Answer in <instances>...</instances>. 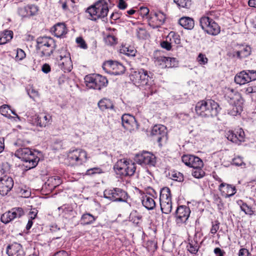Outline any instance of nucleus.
I'll return each mask as SVG.
<instances>
[{"instance_id":"nucleus-52","label":"nucleus","mask_w":256,"mask_h":256,"mask_svg":"<svg viewBox=\"0 0 256 256\" xmlns=\"http://www.w3.org/2000/svg\"><path fill=\"white\" fill-rule=\"evenodd\" d=\"M76 42L78 44V46L81 48L86 50L88 48V46L85 40L82 37L77 38L76 39Z\"/></svg>"},{"instance_id":"nucleus-35","label":"nucleus","mask_w":256,"mask_h":256,"mask_svg":"<svg viewBox=\"0 0 256 256\" xmlns=\"http://www.w3.org/2000/svg\"><path fill=\"white\" fill-rule=\"evenodd\" d=\"M251 52V48L250 46H246L240 47V49L236 52V56L242 58L248 56Z\"/></svg>"},{"instance_id":"nucleus-24","label":"nucleus","mask_w":256,"mask_h":256,"mask_svg":"<svg viewBox=\"0 0 256 256\" xmlns=\"http://www.w3.org/2000/svg\"><path fill=\"white\" fill-rule=\"evenodd\" d=\"M166 127L162 124L154 126L151 131V134L156 138L158 142L166 138Z\"/></svg>"},{"instance_id":"nucleus-62","label":"nucleus","mask_w":256,"mask_h":256,"mask_svg":"<svg viewBox=\"0 0 256 256\" xmlns=\"http://www.w3.org/2000/svg\"><path fill=\"white\" fill-rule=\"evenodd\" d=\"M38 212V211L35 208L32 209L28 214L29 218H30V219H34L36 216Z\"/></svg>"},{"instance_id":"nucleus-49","label":"nucleus","mask_w":256,"mask_h":256,"mask_svg":"<svg viewBox=\"0 0 256 256\" xmlns=\"http://www.w3.org/2000/svg\"><path fill=\"white\" fill-rule=\"evenodd\" d=\"M14 54H16L15 58L16 60H21L26 57L24 52L20 48H18Z\"/></svg>"},{"instance_id":"nucleus-54","label":"nucleus","mask_w":256,"mask_h":256,"mask_svg":"<svg viewBox=\"0 0 256 256\" xmlns=\"http://www.w3.org/2000/svg\"><path fill=\"white\" fill-rule=\"evenodd\" d=\"M197 60L200 64H206L208 62V60L206 55L202 54H199Z\"/></svg>"},{"instance_id":"nucleus-63","label":"nucleus","mask_w":256,"mask_h":256,"mask_svg":"<svg viewBox=\"0 0 256 256\" xmlns=\"http://www.w3.org/2000/svg\"><path fill=\"white\" fill-rule=\"evenodd\" d=\"M149 12V9L146 7H141L140 8V14L144 16H148Z\"/></svg>"},{"instance_id":"nucleus-61","label":"nucleus","mask_w":256,"mask_h":256,"mask_svg":"<svg viewBox=\"0 0 256 256\" xmlns=\"http://www.w3.org/2000/svg\"><path fill=\"white\" fill-rule=\"evenodd\" d=\"M30 10V14L32 16L34 15L38 11V8L34 5H32L28 8Z\"/></svg>"},{"instance_id":"nucleus-26","label":"nucleus","mask_w":256,"mask_h":256,"mask_svg":"<svg viewBox=\"0 0 256 256\" xmlns=\"http://www.w3.org/2000/svg\"><path fill=\"white\" fill-rule=\"evenodd\" d=\"M6 253L9 256H24V252L22 246L18 243L15 242L9 245L7 247Z\"/></svg>"},{"instance_id":"nucleus-4","label":"nucleus","mask_w":256,"mask_h":256,"mask_svg":"<svg viewBox=\"0 0 256 256\" xmlns=\"http://www.w3.org/2000/svg\"><path fill=\"white\" fill-rule=\"evenodd\" d=\"M108 0H100L94 5L88 8L87 12L90 16V18L96 20L106 16L108 12Z\"/></svg>"},{"instance_id":"nucleus-55","label":"nucleus","mask_w":256,"mask_h":256,"mask_svg":"<svg viewBox=\"0 0 256 256\" xmlns=\"http://www.w3.org/2000/svg\"><path fill=\"white\" fill-rule=\"evenodd\" d=\"M248 76L250 79V82L254 80H256V70H246Z\"/></svg>"},{"instance_id":"nucleus-42","label":"nucleus","mask_w":256,"mask_h":256,"mask_svg":"<svg viewBox=\"0 0 256 256\" xmlns=\"http://www.w3.org/2000/svg\"><path fill=\"white\" fill-rule=\"evenodd\" d=\"M204 172L202 170V168H194L192 171V175L196 178H200L204 176Z\"/></svg>"},{"instance_id":"nucleus-53","label":"nucleus","mask_w":256,"mask_h":256,"mask_svg":"<svg viewBox=\"0 0 256 256\" xmlns=\"http://www.w3.org/2000/svg\"><path fill=\"white\" fill-rule=\"evenodd\" d=\"M28 94L33 100L38 96V92L33 88H30L27 90Z\"/></svg>"},{"instance_id":"nucleus-21","label":"nucleus","mask_w":256,"mask_h":256,"mask_svg":"<svg viewBox=\"0 0 256 256\" xmlns=\"http://www.w3.org/2000/svg\"><path fill=\"white\" fill-rule=\"evenodd\" d=\"M227 139L232 142L240 144L244 142L245 134L242 128L238 129L236 131L228 130L226 133Z\"/></svg>"},{"instance_id":"nucleus-11","label":"nucleus","mask_w":256,"mask_h":256,"mask_svg":"<svg viewBox=\"0 0 256 256\" xmlns=\"http://www.w3.org/2000/svg\"><path fill=\"white\" fill-rule=\"evenodd\" d=\"M160 203L162 213L169 214L172 210V194L168 187L161 189L160 194Z\"/></svg>"},{"instance_id":"nucleus-57","label":"nucleus","mask_w":256,"mask_h":256,"mask_svg":"<svg viewBox=\"0 0 256 256\" xmlns=\"http://www.w3.org/2000/svg\"><path fill=\"white\" fill-rule=\"evenodd\" d=\"M214 252L216 256H224L226 254L224 250L220 248H216L214 250Z\"/></svg>"},{"instance_id":"nucleus-44","label":"nucleus","mask_w":256,"mask_h":256,"mask_svg":"<svg viewBox=\"0 0 256 256\" xmlns=\"http://www.w3.org/2000/svg\"><path fill=\"white\" fill-rule=\"evenodd\" d=\"M10 106L7 104H3L0 106V112L2 115L8 118H11L10 114Z\"/></svg>"},{"instance_id":"nucleus-28","label":"nucleus","mask_w":256,"mask_h":256,"mask_svg":"<svg viewBox=\"0 0 256 256\" xmlns=\"http://www.w3.org/2000/svg\"><path fill=\"white\" fill-rule=\"evenodd\" d=\"M52 30L54 36L58 38H60L67 33L66 26L64 23H58L55 24Z\"/></svg>"},{"instance_id":"nucleus-41","label":"nucleus","mask_w":256,"mask_h":256,"mask_svg":"<svg viewBox=\"0 0 256 256\" xmlns=\"http://www.w3.org/2000/svg\"><path fill=\"white\" fill-rule=\"evenodd\" d=\"M220 226V222L218 220H214L212 222V226L210 229V234L211 235V237L214 238V235L218 232Z\"/></svg>"},{"instance_id":"nucleus-56","label":"nucleus","mask_w":256,"mask_h":256,"mask_svg":"<svg viewBox=\"0 0 256 256\" xmlns=\"http://www.w3.org/2000/svg\"><path fill=\"white\" fill-rule=\"evenodd\" d=\"M168 40H167L166 38V41L162 42L160 44L161 46L167 50H170L171 49L172 46L170 41L169 42Z\"/></svg>"},{"instance_id":"nucleus-8","label":"nucleus","mask_w":256,"mask_h":256,"mask_svg":"<svg viewBox=\"0 0 256 256\" xmlns=\"http://www.w3.org/2000/svg\"><path fill=\"white\" fill-rule=\"evenodd\" d=\"M84 82L88 88L100 90L106 86L108 81L100 74H92L85 76Z\"/></svg>"},{"instance_id":"nucleus-36","label":"nucleus","mask_w":256,"mask_h":256,"mask_svg":"<svg viewBox=\"0 0 256 256\" xmlns=\"http://www.w3.org/2000/svg\"><path fill=\"white\" fill-rule=\"evenodd\" d=\"M60 215L70 216L73 211L72 207L68 204H64L58 208Z\"/></svg>"},{"instance_id":"nucleus-64","label":"nucleus","mask_w":256,"mask_h":256,"mask_svg":"<svg viewBox=\"0 0 256 256\" xmlns=\"http://www.w3.org/2000/svg\"><path fill=\"white\" fill-rule=\"evenodd\" d=\"M53 256H69V254L65 250H60L56 252Z\"/></svg>"},{"instance_id":"nucleus-7","label":"nucleus","mask_w":256,"mask_h":256,"mask_svg":"<svg viewBox=\"0 0 256 256\" xmlns=\"http://www.w3.org/2000/svg\"><path fill=\"white\" fill-rule=\"evenodd\" d=\"M136 169L134 163L124 158L118 160L114 166L116 173L122 176H132Z\"/></svg>"},{"instance_id":"nucleus-16","label":"nucleus","mask_w":256,"mask_h":256,"mask_svg":"<svg viewBox=\"0 0 256 256\" xmlns=\"http://www.w3.org/2000/svg\"><path fill=\"white\" fill-rule=\"evenodd\" d=\"M135 160L138 164L142 166H154L156 163V158L154 154L146 151L136 154Z\"/></svg>"},{"instance_id":"nucleus-32","label":"nucleus","mask_w":256,"mask_h":256,"mask_svg":"<svg viewBox=\"0 0 256 256\" xmlns=\"http://www.w3.org/2000/svg\"><path fill=\"white\" fill-rule=\"evenodd\" d=\"M179 24L184 28L192 30L194 26V20L190 17H182L179 20Z\"/></svg>"},{"instance_id":"nucleus-60","label":"nucleus","mask_w":256,"mask_h":256,"mask_svg":"<svg viewBox=\"0 0 256 256\" xmlns=\"http://www.w3.org/2000/svg\"><path fill=\"white\" fill-rule=\"evenodd\" d=\"M28 10V8L24 7V8H19L18 10V12L20 15L22 16H26L28 14V13L27 12Z\"/></svg>"},{"instance_id":"nucleus-23","label":"nucleus","mask_w":256,"mask_h":256,"mask_svg":"<svg viewBox=\"0 0 256 256\" xmlns=\"http://www.w3.org/2000/svg\"><path fill=\"white\" fill-rule=\"evenodd\" d=\"M14 186V181L11 177L4 176L0 178V194L4 196L12 190Z\"/></svg>"},{"instance_id":"nucleus-9","label":"nucleus","mask_w":256,"mask_h":256,"mask_svg":"<svg viewBox=\"0 0 256 256\" xmlns=\"http://www.w3.org/2000/svg\"><path fill=\"white\" fill-rule=\"evenodd\" d=\"M200 24L202 30L208 34L216 36L220 32V28L218 23L208 16L201 17Z\"/></svg>"},{"instance_id":"nucleus-38","label":"nucleus","mask_w":256,"mask_h":256,"mask_svg":"<svg viewBox=\"0 0 256 256\" xmlns=\"http://www.w3.org/2000/svg\"><path fill=\"white\" fill-rule=\"evenodd\" d=\"M186 248L190 254H196L199 250L200 246L197 242L192 240L188 243Z\"/></svg>"},{"instance_id":"nucleus-45","label":"nucleus","mask_w":256,"mask_h":256,"mask_svg":"<svg viewBox=\"0 0 256 256\" xmlns=\"http://www.w3.org/2000/svg\"><path fill=\"white\" fill-rule=\"evenodd\" d=\"M214 203L216 204L219 210H222L224 208V204L222 198L218 195L214 194L213 197Z\"/></svg>"},{"instance_id":"nucleus-6","label":"nucleus","mask_w":256,"mask_h":256,"mask_svg":"<svg viewBox=\"0 0 256 256\" xmlns=\"http://www.w3.org/2000/svg\"><path fill=\"white\" fill-rule=\"evenodd\" d=\"M54 40L48 36L39 37L36 40V49L41 54V56H50L55 49Z\"/></svg>"},{"instance_id":"nucleus-43","label":"nucleus","mask_w":256,"mask_h":256,"mask_svg":"<svg viewBox=\"0 0 256 256\" xmlns=\"http://www.w3.org/2000/svg\"><path fill=\"white\" fill-rule=\"evenodd\" d=\"M169 175L171 178L174 180L178 182H182L183 180L184 177L182 173L176 171H171L169 173Z\"/></svg>"},{"instance_id":"nucleus-33","label":"nucleus","mask_w":256,"mask_h":256,"mask_svg":"<svg viewBox=\"0 0 256 256\" xmlns=\"http://www.w3.org/2000/svg\"><path fill=\"white\" fill-rule=\"evenodd\" d=\"M13 32L5 30L0 34V44H4L10 42L13 38Z\"/></svg>"},{"instance_id":"nucleus-48","label":"nucleus","mask_w":256,"mask_h":256,"mask_svg":"<svg viewBox=\"0 0 256 256\" xmlns=\"http://www.w3.org/2000/svg\"><path fill=\"white\" fill-rule=\"evenodd\" d=\"M240 208L246 214L252 215L254 214V211L252 208L246 203H243L240 206Z\"/></svg>"},{"instance_id":"nucleus-47","label":"nucleus","mask_w":256,"mask_h":256,"mask_svg":"<svg viewBox=\"0 0 256 256\" xmlns=\"http://www.w3.org/2000/svg\"><path fill=\"white\" fill-rule=\"evenodd\" d=\"M48 185L51 184L52 186L56 188L58 186L60 183L61 181L60 178L58 176L52 177L48 180Z\"/></svg>"},{"instance_id":"nucleus-14","label":"nucleus","mask_w":256,"mask_h":256,"mask_svg":"<svg viewBox=\"0 0 256 256\" xmlns=\"http://www.w3.org/2000/svg\"><path fill=\"white\" fill-rule=\"evenodd\" d=\"M59 68L64 72H70L72 68V63L70 54L64 49H62L58 58Z\"/></svg>"},{"instance_id":"nucleus-20","label":"nucleus","mask_w":256,"mask_h":256,"mask_svg":"<svg viewBox=\"0 0 256 256\" xmlns=\"http://www.w3.org/2000/svg\"><path fill=\"white\" fill-rule=\"evenodd\" d=\"M182 162L187 166L190 168H202V160L198 156L190 154H185L182 157Z\"/></svg>"},{"instance_id":"nucleus-17","label":"nucleus","mask_w":256,"mask_h":256,"mask_svg":"<svg viewBox=\"0 0 256 256\" xmlns=\"http://www.w3.org/2000/svg\"><path fill=\"white\" fill-rule=\"evenodd\" d=\"M190 214V208L186 206H180L178 207L176 214V222L178 226L186 224Z\"/></svg>"},{"instance_id":"nucleus-15","label":"nucleus","mask_w":256,"mask_h":256,"mask_svg":"<svg viewBox=\"0 0 256 256\" xmlns=\"http://www.w3.org/2000/svg\"><path fill=\"white\" fill-rule=\"evenodd\" d=\"M102 68L106 72L112 75H120L125 71L124 66L116 61L108 60L104 63Z\"/></svg>"},{"instance_id":"nucleus-51","label":"nucleus","mask_w":256,"mask_h":256,"mask_svg":"<svg viewBox=\"0 0 256 256\" xmlns=\"http://www.w3.org/2000/svg\"><path fill=\"white\" fill-rule=\"evenodd\" d=\"M30 144V141L26 140V138H18L16 140V142H14V144L16 146H27Z\"/></svg>"},{"instance_id":"nucleus-39","label":"nucleus","mask_w":256,"mask_h":256,"mask_svg":"<svg viewBox=\"0 0 256 256\" xmlns=\"http://www.w3.org/2000/svg\"><path fill=\"white\" fill-rule=\"evenodd\" d=\"M174 2L179 8L190 9L192 6L191 0H174Z\"/></svg>"},{"instance_id":"nucleus-5","label":"nucleus","mask_w":256,"mask_h":256,"mask_svg":"<svg viewBox=\"0 0 256 256\" xmlns=\"http://www.w3.org/2000/svg\"><path fill=\"white\" fill-rule=\"evenodd\" d=\"M230 104L232 105L230 109L228 110V114L232 116L240 114L243 108L244 100L240 94L236 91L231 90L228 94Z\"/></svg>"},{"instance_id":"nucleus-29","label":"nucleus","mask_w":256,"mask_h":256,"mask_svg":"<svg viewBox=\"0 0 256 256\" xmlns=\"http://www.w3.org/2000/svg\"><path fill=\"white\" fill-rule=\"evenodd\" d=\"M234 82L237 84L242 85L250 82V79H249L246 71L243 70L235 76Z\"/></svg>"},{"instance_id":"nucleus-46","label":"nucleus","mask_w":256,"mask_h":256,"mask_svg":"<svg viewBox=\"0 0 256 256\" xmlns=\"http://www.w3.org/2000/svg\"><path fill=\"white\" fill-rule=\"evenodd\" d=\"M105 42L110 46L115 44L117 42V38L115 36L108 34L104 38Z\"/></svg>"},{"instance_id":"nucleus-30","label":"nucleus","mask_w":256,"mask_h":256,"mask_svg":"<svg viewBox=\"0 0 256 256\" xmlns=\"http://www.w3.org/2000/svg\"><path fill=\"white\" fill-rule=\"evenodd\" d=\"M150 18L155 22L156 26L162 25L166 20V16L164 13L158 12L152 13L150 12Z\"/></svg>"},{"instance_id":"nucleus-37","label":"nucleus","mask_w":256,"mask_h":256,"mask_svg":"<svg viewBox=\"0 0 256 256\" xmlns=\"http://www.w3.org/2000/svg\"><path fill=\"white\" fill-rule=\"evenodd\" d=\"M167 40L170 41L172 44H180V36L174 32H171L167 36Z\"/></svg>"},{"instance_id":"nucleus-2","label":"nucleus","mask_w":256,"mask_h":256,"mask_svg":"<svg viewBox=\"0 0 256 256\" xmlns=\"http://www.w3.org/2000/svg\"><path fill=\"white\" fill-rule=\"evenodd\" d=\"M220 108L218 104L212 100H201L196 106V114L202 117H213L216 116Z\"/></svg>"},{"instance_id":"nucleus-34","label":"nucleus","mask_w":256,"mask_h":256,"mask_svg":"<svg viewBox=\"0 0 256 256\" xmlns=\"http://www.w3.org/2000/svg\"><path fill=\"white\" fill-rule=\"evenodd\" d=\"M99 108L102 111L106 109H113L114 104L108 98H104L98 102Z\"/></svg>"},{"instance_id":"nucleus-19","label":"nucleus","mask_w":256,"mask_h":256,"mask_svg":"<svg viewBox=\"0 0 256 256\" xmlns=\"http://www.w3.org/2000/svg\"><path fill=\"white\" fill-rule=\"evenodd\" d=\"M122 126L126 130L131 132L138 128V124L135 118L129 114H124L122 116Z\"/></svg>"},{"instance_id":"nucleus-58","label":"nucleus","mask_w":256,"mask_h":256,"mask_svg":"<svg viewBox=\"0 0 256 256\" xmlns=\"http://www.w3.org/2000/svg\"><path fill=\"white\" fill-rule=\"evenodd\" d=\"M102 172V170L98 168H90V170H88L86 172V174H100Z\"/></svg>"},{"instance_id":"nucleus-31","label":"nucleus","mask_w":256,"mask_h":256,"mask_svg":"<svg viewBox=\"0 0 256 256\" xmlns=\"http://www.w3.org/2000/svg\"><path fill=\"white\" fill-rule=\"evenodd\" d=\"M97 216H95L90 213L84 214L80 218V223L82 225H90L92 224L96 220Z\"/></svg>"},{"instance_id":"nucleus-13","label":"nucleus","mask_w":256,"mask_h":256,"mask_svg":"<svg viewBox=\"0 0 256 256\" xmlns=\"http://www.w3.org/2000/svg\"><path fill=\"white\" fill-rule=\"evenodd\" d=\"M104 197L113 202H126L128 193L120 188L106 190L104 192Z\"/></svg>"},{"instance_id":"nucleus-40","label":"nucleus","mask_w":256,"mask_h":256,"mask_svg":"<svg viewBox=\"0 0 256 256\" xmlns=\"http://www.w3.org/2000/svg\"><path fill=\"white\" fill-rule=\"evenodd\" d=\"M120 52L128 56H135L136 51L132 47L123 46L120 49Z\"/></svg>"},{"instance_id":"nucleus-50","label":"nucleus","mask_w":256,"mask_h":256,"mask_svg":"<svg viewBox=\"0 0 256 256\" xmlns=\"http://www.w3.org/2000/svg\"><path fill=\"white\" fill-rule=\"evenodd\" d=\"M232 164L236 166H245L246 165L242 158L239 156H236L232 160Z\"/></svg>"},{"instance_id":"nucleus-18","label":"nucleus","mask_w":256,"mask_h":256,"mask_svg":"<svg viewBox=\"0 0 256 256\" xmlns=\"http://www.w3.org/2000/svg\"><path fill=\"white\" fill-rule=\"evenodd\" d=\"M24 214V211L22 208H14L10 210L4 212L1 216V221L8 224L16 218H18Z\"/></svg>"},{"instance_id":"nucleus-22","label":"nucleus","mask_w":256,"mask_h":256,"mask_svg":"<svg viewBox=\"0 0 256 256\" xmlns=\"http://www.w3.org/2000/svg\"><path fill=\"white\" fill-rule=\"evenodd\" d=\"M155 63L162 68H172L177 64L175 58L164 56L157 57L155 60Z\"/></svg>"},{"instance_id":"nucleus-25","label":"nucleus","mask_w":256,"mask_h":256,"mask_svg":"<svg viewBox=\"0 0 256 256\" xmlns=\"http://www.w3.org/2000/svg\"><path fill=\"white\" fill-rule=\"evenodd\" d=\"M35 123L40 127H46L50 124L52 116L48 114L41 113L34 116Z\"/></svg>"},{"instance_id":"nucleus-10","label":"nucleus","mask_w":256,"mask_h":256,"mask_svg":"<svg viewBox=\"0 0 256 256\" xmlns=\"http://www.w3.org/2000/svg\"><path fill=\"white\" fill-rule=\"evenodd\" d=\"M68 160L72 165L80 166L87 162L88 154L82 148L70 150L68 154Z\"/></svg>"},{"instance_id":"nucleus-12","label":"nucleus","mask_w":256,"mask_h":256,"mask_svg":"<svg viewBox=\"0 0 256 256\" xmlns=\"http://www.w3.org/2000/svg\"><path fill=\"white\" fill-rule=\"evenodd\" d=\"M158 194L156 190L152 188H148L146 192L141 194L142 204L148 210H154L156 206L154 199Z\"/></svg>"},{"instance_id":"nucleus-27","label":"nucleus","mask_w":256,"mask_h":256,"mask_svg":"<svg viewBox=\"0 0 256 256\" xmlns=\"http://www.w3.org/2000/svg\"><path fill=\"white\" fill-rule=\"evenodd\" d=\"M218 190L225 195L226 198L232 196L236 193V189L234 186L224 182L220 184L218 186Z\"/></svg>"},{"instance_id":"nucleus-1","label":"nucleus","mask_w":256,"mask_h":256,"mask_svg":"<svg viewBox=\"0 0 256 256\" xmlns=\"http://www.w3.org/2000/svg\"><path fill=\"white\" fill-rule=\"evenodd\" d=\"M150 72L144 69L132 72L130 75V80L134 84L139 87L146 96H149L156 92V86L150 76Z\"/></svg>"},{"instance_id":"nucleus-3","label":"nucleus","mask_w":256,"mask_h":256,"mask_svg":"<svg viewBox=\"0 0 256 256\" xmlns=\"http://www.w3.org/2000/svg\"><path fill=\"white\" fill-rule=\"evenodd\" d=\"M14 156L26 162L24 166L28 170L35 168L40 160L36 152L28 148H18L15 152Z\"/></svg>"},{"instance_id":"nucleus-59","label":"nucleus","mask_w":256,"mask_h":256,"mask_svg":"<svg viewBox=\"0 0 256 256\" xmlns=\"http://www.w3.org/2000/svg\"><path fill=\"white\" fill-rule=\"evenodd\" d=\"M248 250L245 248H240L238 252V256H250Z\"/></svg>"}]
</instances>
